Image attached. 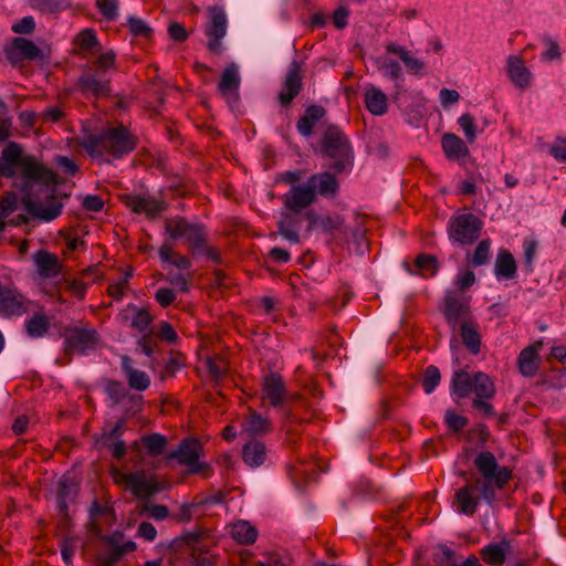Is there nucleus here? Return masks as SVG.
<instances>
[{
    "mask_svg": "<svg viewBox=\"0 0 566 566\" xmlns=\"http://www.w3.org/2000/svg\"><path fill=\"white\" fill-rule=\"evenodd\" d=\"M323 148L331 157L345 156L348 153V145L345 136L335 127L327 129L323 140Z\"/></svg>",
    "mask_w": 566,
    "mask_h": 566,
    "instance_id": "nucleus-21",
    "label": "nucleus"
},
{
    "mask_svg": "<svg viewBox=\"0 0 566 566\" xmlns=\"http://www.w3.org/2000/svg\"><path fill=\"white\" fill-rule=\"evenodd\" d=\"M56 165L66 174L74 175L77 171V166L74 160L65 156H57L55 158Z\"/></svg>",
    "mask_w": 566,
    "mask_h": 566,
    "instance_id": "nucleus-64",
    "label": "nucleus"
},
{
    "mask_svg": "<svg viewBox=\"0 0 566 566\" xmlns=\"http://www.w3.org/2000/svg\"><path fill=\"white\" fill-rule=\"evenodd\" d=\"M364 103L369 113L375 116H381L388 111V97L374 85H367L364 93Z\"/></svg>",
    "mask_w": 566,
    "mask_h": 566,
    "instance_id": "nucleus-19",
    "label": "nucleus"
},
{
    "mask_svg": "<svg viewBox=\"0 0 566 566\" xmlns=\"http://www.w3.org/2000/svg\"><path fill=\"white\" fill-rule=\"evenodd\" d=\"M511 545L507 541L492 543L482 548V558L491 566H502L506 555L510 553Z\"/></svg>",
    "mask_w": 566,
    "mask_h": 566,
    "instance_id": "nucleus-26",
    "label": "nucleus"
},
{
    "mask_svg": "<svg viewBox=\"0 0 566 566\" xmlns=\"http://www.w3.org/2000/svg\"><path fill=\"white\" fill-rule=\"evenodd\" d=\"M25 328L31 337H42L49 329V319L43 314H35L25 322Z\"/></svg>",
    "mask_w": 566,
    "mask_h": 566,
    "instance_id": "nucleus-40",
    "label": "nucleus"
},
{
    "mask_svg": "<svg viewBox=\"0 0 566 566\" xmlns=\"http://www.w3.org/2000/svg\"><path fill=\"white\" fill-rule=\"evenodd\" d=\"M124 430V422L119 421L114 424V427L109 431L103 432L99 443L104 447H107L112 452L113 457L120 458L125 454L126 448L119 437L122 436Z\"/></svg>",
    "mask_w": 566,
    "mask_h": 566,
    "instance_id": "nucleus-24",
    "label": "nucleus"
},
{
    "mask_svg": "<svg viewBox=\"0 0 566 566\" xmlns=\"http://www.w3.org/2000/svg\"><path fill=\"white\" fill-rule=\"evenodd\" d=\"M0 175L19 177L24 191H40L45 195L53 192L55 174L30 157L21 156L17 144H9L0 156Z\"/></svg>",
    "mask_w": 566,
    "mask_h": 566,
    "instance_id": "nucleus-1",
    "label": "nucleus"
},
{
    "mask_svg": "<svg viewBox=\"0 0 566 566\" xmlns=\"http://www.w3.org/2000/svg\"><path fill=\"white\" fill-rule=\"evenodd\" d=\"M465 310L467 303L463 300H459L452 292L447 294L446 315L450 324L458 322V319L464 314Z\"/></svg>",
    "mask_w": 566,
    "mask_h": 566,
    "instance_id": "nucleus-36",
    "label": "nucleus"
},
{
    "mask_svg": "<svg viewBox=\"0 0 566 566\" xmlns=\"http://www.w3.org/2000/svg\"><path fill=\"white\" fill-rule=\"evenodd\" d=\"M77 484L76 482L69 476H63L59 483V506L61 510L66 507V501L72 499V496L76 493Z\"/></svg>",
    "mask_w": 566,
    "mask_h": 566,
    "instance_id": "nucleus-41",
    "label": "nucleus"
},
{
    "mask_svg": "<svg viewBox=\"0 0 566 566\" xmlns=\"http://www.w3.org/2000/svg\"><path fill=\"white\" fill-rule=\"evenodd\" d=\"M473 392L478 399L474 400V406L482 409L484 412H491V406L483 401V398H490L494 394V386L490 377L483 373H476L473 376Z\"/></svg>",
    "mask_w": 566,
    "mask_h": 566,
    "instance_id": "nucleus-17",
    "label": "nucleus"
},
{
    "mask_svg": "<svg viewBox=\"0 0 566 566\" xmlns=\"http://www.w3.org/2000/svg\"><path fill=\"white\" fill-rule=\"evenodd\" d=\"M30 302L13 286L0 282V316H21L29 310Z\"/></svg>",
    "mask_w": 566,
    "mask_h": 566,
    "instance_id": "nucleus-8",
    "label": "nucleus"
},
{
    "mask_svg": "<svg viewBox=\"0 0 566 566\" xmlns=\"http://www.w3.org/2000/svg\"><path fill=\"white\" fill-rule=\"evenodd\" d=\"M78 45L82 49L90 50L97 44L96 34L93 30L86 29L77 36Z\"/></svg>",
    "mask_w": 566,
    "mask_h": 566,
    "instance_id": "nucleus-57",
    "label": "nucleus"
},
{
    "mask_svg": "<svg viewBox=\"0 0 566 566\" xmlns=\"http://www.w3.org/2000/svg\"><path fill=\"white\" fill-rule=\"evenodd\" d=\"M32 261L34 264L33 277L39 284L56 283L60 280L62 263L55 254L40 250L33 253Z\"/></svg>",
    "mask_w": 566,
    "mask_h": 566,
    "instance_id": "nucleus-6",
    "label": "nucleus"
},
{
    "mask_svg": "<svg viewBox=\"0 0 566 566\" xmlns=\"http://www.w3.org/2000/svg\"><path fill=\"white\" fill-rule=\"evenodd\" d=\"M122 368L130 388L143 391L149 387L150 379L148 375L142 370L133 368L130 359L126 356L122 358Z\"/></svg>",
    "mask_w": 566,
    "mask_h": 566,
    "instance_id": "nucleus-27",
    "label": "nucleus"
},
{
    "mask_svg": "<svg viewBox=\"0 0 566 566\" xmlns=\"http://www.w3.org/2000/svg\"><path fill=\"white\" fill-rule=\"evenodd\" d=\"M316 199L315 189L308 178L305 184L294 185L284 196L285 207L294 212H298L310 206Z\"/></svg>",
    "mask_w": 566,
    "mask_h": 566,
    "instance_id": "nucleus-10",
    "label": "nucleus"
},
{
    "mask_svg": "<svg viewBox=\"0 0 566 566\" xmlns=\"http://www.w3.org/2000/svg\"><path fill=\"white\" fill-rule=\"evenodd\" d=\"M29 203L31 206L32 213L44 221L55 219L61 213L62 209V205L53 198L45 206L41 203H33L31 201Z\"/></svg>",
    "mask_w": 566,
    "mask_h": 566,
    "instance_id": "nucleus-37",
    "label": "nucleus"
},
{
    "mask_svg": "<svg viewBox=\"0 0 566 566\" xmlns=\"http://www.w3.org/2000/svg\"><path fill=\"white\" fill-rule=\"evenodd\" d=\"M209 24L206 34L209 38L208 48L213 51H220V41L227 33V15L221 8L209 9Z\"/></svg>",
    "mask_w": 566,
    "mask_h": 566,
    "instance_id": "nucleus-11",
    "label": "nucleus"
},
{
    "mask_svg": "<svg viewBox=\"0 0 566 566\" xmlns=\"http://www.w3.org/2000/svg\"><path fill=\"white\" fill-rule=\"evenodd\" d=\"M507 76L511 82L520 87L527 88L533 80V74L517 55H509L506 59Z\"/></svg>",
    "mask_w": 566,
    "mask_h": 566,
    "instance_id": "nucleus-14",
    "label": "nucleus"
},
{
    "mask_svg": "<svg viewBox=\"0 0 566 566\" xmlns=\"http://www.w3.org/2000/svg\"><path fill=\"white\" fill-rule=\"evenodd\" d=\"M461 336L465 346L476 354L480 350V335L473 325L463 323L461 326Z\"/></svg>",
    "mask_w": 566,
    "mask_h": 566,
    "instance_id": "nucleus-42",
    "label": "nucleus"
},
{
    "mask_svg": "<svg viewBox=\"0 0 566 566\" xmlns=\"http://www.w3.org/2000/svg\"><path fill=\"white\" fill-rule=\"evenodd\" d=\"M33 6L43 12H56L70 6L69 0H33Z\"/></svg>",
    "mask_w": 566,
    "mask_h": 566,
    "instance_id": "nucleus-46",
    "label": "nucleus"
},
{
    "mask_svg": "<svg viewBox=\"0 0 566 566\" xmlns=\"http://www.w3.org/2000/svg\"><path fill=\"white\" fill-rule=\"evenodd\" d=\"M325 111L323 107L313 105L310 106L305 115L297 123V130L303 136H310L316 123L324 116Z\"/></svg>",
    "mask_w": 566,
    "mask_h": 566,
    "instance_id": "nucleus-33",
    "label": "nucleus"
},
{
    "mask_svg": "<svg viewBox=\"0 0 566 566\" xmlns=\"http://www.w3.org/2000/svg\"><path fill=\"white\" fill-rule=\"evenodd\" d=\"M452 388L458 397H468L473 392V377L467 371H457L452 379Z\"/></svg>",
    "mask_w": 566,
    "mask_h": 566,
    "instance_id": "nucleus-38",
    "label": "nucleus"
},
{
    "mask_svg": "<svg viewBox=\"0 0 566 566\" xmlns=\"http://www.w3.org/2000/svg\"><path fill=\"white\" fill-rule=\"evenodd\" d=\"M200 444L196 440H187L180 444L176 452L179 461L189 467L191 472H200L205 464L199 461Z\"/></svg>",
    "mask_w": 566,
    "mask_h": 566,
    "instance_id": "nucleus-18",
    "label": "nucleus"
},
{
    "mask_svg": "<svg viewBox=\"0 0 566 566\" xmlns=\"http://www.w3.org/2000/svg\"><path fill=\"white\" fill-rule=\"evenodd\" d=\"M301 66L297 62H293L286 74L280 99L282 104H289L300 92L301 88Z\"/></svg>",
    "mask_w": 566,
    "mask_h": 566,
    "instance_id": "nucleus-20",
    "label": "nucleus"
},
{
    "mask_svg": "<svg viewBox=\"0 0 566 566\" xmlns=\"http://www.w3.org/2000/svg\"><path fill=\"white\" fill-rule=\"evenodd\" d=\"M166 231L172 239H182L196 248L200 247L205 238L200 226L188 222L184 218L167 220Z\"/></svg>",
    "mask_w": 566,
    "mask_h": 566,
    "instance_id": "nucleus-9",
    "label": "nucleus"
},
{
    "mask_svg": "<svg viewBox=\"0 0 566 566\" xmlns=\"http://www.w3.org/2000/svg\"><path fill=\"white\" fill-rule=\"evenodd\" d=\"M439 99L444 107H449L460 99V94L455 90L442 88L439 93Z\"/></svg>",
    "mask_w": 566,
    "mask_h": 566,
    "instance_id": "nucleus-61",
    "label": "nucleus"
},
{
    "mask_svg": "<svg viewBox=\"0 0 566 566\" xmlns=\"http://www.w3.org/2000/svg\"><path fill=\"white\" fill-rule=\"evenodd\" d=\"M142 441L144 446L147 448L148 452L153 455L160 454L166 446V440L160 434H151L144 437Z\"/></svg>",
    "mask_w": 566,
    "mask_h": 566,
    "instance_id": "nucleus-47",
    "label": "nucleus"
},
{
    "mask_svg": "<svg viewBox=\"0 0 566 566\" xmlns=\"http://www.w3.org/2000/svg\"><path fill=\"white\" fill-rule=\"evenodd\" d=\"M127 25L134 36L148 39L151 35V28L140 18L129 17Z\"/></svg>",
    "mask_w": 566,
    "mask_h": 566,
    "instance_id": "nucleus-44",
    "label": "nucleus"
},
{
    "mask_svg": "<svg viewBox=\"0 0 566 566\" xmlns=\"http://www.w3.org/2000/svg\"><path fill=\"white\" fill-rule=\"evenodd\" d=\"M261 399L272 407L282 406L286 400V389L280 375L270 374L263 379Z\"/></svg>",
    "mask_w": 566,
    "mask_h": 566,
    "instance_id": "nucleus-13",
    "label": "nucleus"
},
{
    "mask_svg": "<svg viewBox=\"0 0 566 566\" xmlns=\"http://www.w3.org/2000/svg\"><path fill=\"white\" fill-rule=\"evenodd\" d=\"M390 54L391 53H389L387 50L385 54L378 56L375 60V64L377 70L381 73L384 77L397 81L401 77L402 70L399 63L396 60H394L390 56Z\"/></svg>",
    "mask_w": 566,
    "mask_h": 566,
    "instance_id": "nucleus-30",
    "label": "nucleus"
},
{
    "mask_svg": "<svg viewBox=\"0 0 566 566\" xmlns=\"http://www.w3.org/2000/svg\"><path fill=\"white\" fill-rule=\"evenodd\" d=\"M206 365H207L208 371L216 380L220 379L224 375L226 369H227V365L222 360H214V359L209 358L207 360Z\"/></svg>",
    "mask_w": 566,
    "mask_h": 566,
    "instance_id": "nucleus-59",
    "label": "nucleus"
},
{
    "mask_svg": "<svg viewBox=\"0 0 566 566\" xmlns=\"http://www.w3.org/2000/svg\"><path fill=\"white\" fill-rule=\"evenodd\" d=\"M151 322V316L145 310H137L132 319V326L137 331L144 333L148 329Z\"/></svg>",
    "mask_w": 566,
    "mask_h": 566,
    "instance_id": "nucleus-52",
    "label": "nucleus"
},
{
    "mask_svg": "<svg viewBox=\"0 0 566 566\" xmlns=\"http://www.w3.org/2000/svg\"><path fill=\"white\" fill-rule=\"evenodd\" d=\"M66 347L70 350L85 354L97 343V335L94 329L75 328L66 337Z\"/></svg>",
    "mask_w": 566,
    "mask_h": 566,
    "instance_id": "nucleus-15",
    "label": "nucleus"
},
{
    "mask_svg": "<svg viewBox=\"0 0 566 566\" xmlns=\"http://www.w3.org/2000/svg\"><path fill=\"white\" fill-rule=\"evenodd\" d=\"M35 22L31 15L22 18L19 22L12 25V31L15 33L28 34L34 30Z\"/></svg>",
    "mask_w": 566,
    "mask_h": 566,
    "instance_id": "nucleus-60",
    "label": "nucleus"
},
{
    "mask_svg": "<svg viewBox=\"0 0 566 566\" xmlns=\"http://www.w3.org/2000/svg\"><path fill=\"white\" fill-rule=\"evenodd\" d=\"M475 275L472 271H463L457 275L455 284L460 290H464L473 285Z\"/></svg>",
    "mask_w": 566,
    "mask_h": 566,
    "instance_id": "nucleus-62",
    "label": "nucleus"
},
{
    "mask_svg": "<svg viewBox=\"0 0 566 566\" xmlns=\"http://www.w3.org/2000/svg\"><path fill=\"white\" fill-rule=\"evenodd\" d=\"M12 54L23 59H34L39 55V49L31 41L17 38L12 44Z\"/></svg>",
    "mask_w": 566,
    "mask_h": 566,
    "instance_id": "nucleus-39",
    "label": "nucleus"
},
{
    "mask_svg": "<svg viewBox=\"0 0 566 566\" xmlns=\"http://www.w3.org/2000/svg\"><path fill=\"white\" fill-rule=\"evenodd\" d=\"M310 179L312 181L316 195L319 193L321 196L324 197H331L334 196L337 191V180L331 174H316L310 177Z\"/></svg>",
    "mask_w": 566,
    "mask_h": 566,
    "instance_id": "nucleus-31",
    "label": "nucleus"
},
{
    "mask_svg": "<svg viewBox=\"0 0 566 566\" xmlns=\"http://www.w3.org/2000/svg\"><path fill=\"white\" fill-rule=\"evenodd\" d=\"M516 273V263L513 255L503 250L500 251L495 262V275L497 279H513Z\"/></svg>",
    "mask_w": 566,
    "mask_h": 566,
    "instance_id": "nucleus-34",
    "label": "nucleus"
},
{
    "mask_svg": "<svg viewBox=\"0 0 566 566\" xmlns=\"http://www.w3.org/2000/svg\"><path fill=\"white\" fill-rule=\"evenodd\" d=\"M474 464L484 482H481V493L486 502L494 499L493 488L502 489L511 479V471L505 467H499L495 457L489 452H481L474 460Z\"/></svg>",
    "mask_w": 566,
    "mask_h": 566,
    "instance_id": "nucleus-3",
    "label": "nucleus"
},
{
    "mask_svg": "<svg viewBox=\"0 0 566 566\" xmlns=\"http://www.w3.org/2000/svg\"><path fill=\"white\" fill-rule=\"evenodd\" d=\"M75 553V543L73 539H65L61 544V555L65 564L72 563V557Z\"/></svg>",
    "mask_w": 566,
    "mask_h": 566,
    "instance_id": "nucleus-63",
    "label": "nucleus"
},
{
    "mask_svg": "<svg viewBox=\"0 0 566 566\" xmlns=\"http://www.w3.org/2000/svg\"><path fill=\"white\" fill-rule=\"evenodd\" d=\"M271 430V421L254 410H250L241 423V436H263L269 433Z\"/></svg>",
    "mask_w": 566,
    "mask_h": 566,
    "instance_id": "nucleus-16",
    "label": "nucleus"
},
{
    "mask_svg": "<svg viewBox=\"0 0 566 566\" xmlns=\"http://www.w3.org/2000/svg\"><path fill=\"white\" fill-rule=\"evenodd\" d=\"M310 229L333 233L344 224V218L339 214L308 213Z\"/></svg>",
    "mask_w": 566,
    "mask_h": 566,
    "instance_id": "nucleus-25",
    "label": "nucleus"
},
{
    "mask_svg": "<svg viewBox=\"0 0 566 566\" xmlns=\"http://www.w3.org/2000/svg\"><path fill=\"white\" fill-rule=\"evenodd\" d=\"M416 273L422 276H432L437 272V261L431 255H420L415 262Z\"/></svg>",
    "mask_w": 566,
    "mask_h": 566,
    "instance_id": "nucleus-43",
    "label": "nucleus"
},
{
    "mask_svg": "<svg viewBox=\"0 0 566 566\" xmlns=\"http://www.w3.org/2000/svg\"><path fill=\"white\" fill-rule=\"evenodd\" d=\"M441 144L443 153L449 160L460 161L470 154L465 143L454 134H444Z\"/></svg>",
    "mask_w": 566,
    "mask_h": 566,
    "instance_id": "nucleus-22",
    "label": "nucleus"
},
{
    "mask_svg": "<svg viewBox=\"0 0 566 566\" xmlns=\"http://www.w3.org/2000/svg\"><path fill=\"white\" fill-rule=\"evenodd\" d=\"M15 203V197L11 195L0 201V230L3 227V220L14 210Z\"/></svg>",
    "mask_w": 566,
    "mask_h": 566,
    "instance_id": "nucleus-55",
    "label": "nucleus"
},
{
    "mask_svg": "<svg viewBox=\"0 0 566 566\" xmlns=\"http://www.w3.org/2000/svg\"><path fill=\"white\" fill-rule=\"evenodd\" d=\"M549 153L556 161L566 164V137H557L551 145Z\"/></svg>",
    "mask_w": 566,
    "mask_h": 566,
    "instance_id": "nucleus-51",
    "label": "nucleus"
},
{
    "mask_svg": "<svg viewBox=\"0 0 566 566\" xmlns=\"http://www.w3.org/2000/svg\"><path fill=\"white\" fill-rule=\"evenodd\" d=\"M458 124L463 130L468 142L473 143L476 138V126L473 117L470 114H463L459 117Z\"/></svg>",
    "mask_w": 566,
    "mask_h": 566,
    "instance_id": "nucleus-48",
    "label": "nucleus"
},
{
    "mask_svg": "<svg viewBox=\"0 0 566 566\" xmlns=\"http://www.w3.org/2000/svg\"><path fill=\"white\" fill-rule=\"evenodd\" d=\"M230 534L240 544H252L258 537V531L247 521L231 524Z\"/></svg>",
    "mask_w": 566,
    "mask_h": 566,
    "instance_id": "nucleus-32",
    "label": "nucleus"
},
{
    "mask_svg": "<svg viewBox=\"0 0 566 566\" xmlns=\"http://www.w3.org/2000/svg\"><path fill=\"white\" fill-rule=\"evenodd\" d=\"M82 85L85 91H91L95 94L103 93L105 90V83L93 75L84 76L82 78Z\"/></svg>",
    "mask_w": 566,
    "mask_h": 566,
    "instance_id": "nucleus-56",
    "label": "nucleus"
},
{
    "mask_svg": "<svg viewBox=\"0 0 566 566\" xmlns=\"http://www.w3.org/2000/svg\"><path fill=\"white\" fill-rule=\"evenodd\" d=\"M241 84V76L239 66L234 63L228 65L218 85L220 94L226 98L227 103L231 106L239 99V87Z\"/></svg>",
    "mask_w": 566,
    "mask_h": 566,
    "instance_id": "nucleus-12",
    "label": "nucleus"
},
{
    "mask_svg": "<svg viewBox=\"0 0 566 566\" xmlns=\"http://www.w3.org/2000/svg\"><path fill=\"white\" fill-rule=\"evenodd\" d=\"M440 378H441L440 371L437 367H434V366L427 367V369L424 370V374H423V379H422V387H423L424 392L428 395L431 394L439 385Z\"/></svg>",
    "mask_w": 566,
    "mask_h": 566,
    "instance_id": "nucleus-45",
    "label": "nucleus"
},
{
    "mask_svg": "<svg viewBox=\"0 0 566 566\" xmlns=\"http://www.w3.org/2000/svg\"><path fill=\"white\" fill-rule=\"evenodd\" d=\"M446 422L450 429L453 431H459L467 426V418L453 412L447 411L446 413Z\"/></svg>",
    "mask_w": 566,
    "mask_h": 566,
    "instance_id": "nucleus-58",
    "label": "nucleus"
},
{
    "mask_svg": "<svg viewBox=\"0 0 566 566\" xmlns=\"http://www.w3.org/2000/svg\"><path fill=\"white\" fill-rule=\"evenodd\" d=\"M481 490L482 484L479 479L460 488L455 492L454 500L452 502L453 510L459 514L473 515L480 505L481 499L484 500Z\"/></svg>",
    "mask_w": 566,
    "mask_h": 566,
    "instance_id": "nucleus-7",
    "label": "nucleus"
},
{
    "mask_svg": "<svg viewBox=\"0 0 566 566\" xmlns=\"http://www.w3.org/2000/svg\"><path fill=\"white\" fill-rule=\"evenodd\" d=\"M490 255V243L489 241H481L474 250L471 263L475 266L484 264Z\"/></svg>",
    "mask_w": 566,
    "mask_h": 566,
    "instance_id": "nucleus-50",
    "label": "nucleus"
},
{
    "mask_svg": "<svg viewBox=\"0 0 566 566\" xmlns=\"http://www.w3.org/2000/svg\"><path fill=\"white\" fill-rule=\"evenodd\" d=\"M96 6L105 19L113 20L117 17V0H96Z\"/></svg>",
    "mask_w": 566,
    "mask_h": 566,
    "instance_id": "nucleus-49",
    "label": "nucleus"
},
{
    "mask_svg": "<svg viewBox=\"0 0 566 566\" xmlns=\"http://www.w3.org/2000/svg\"><path fill=\"white\" fill-rule=\"evenodd\" d=\"M545 50L541 53V59L543 61H553L558 60L560 57L559 46L556 41L552 39H546L544 41Z\"/></svg>",
    "mask_w": 566,
    "mask_h": 566,
    "instance_id": "nucleus-53",
    "label": "nucleus"
},
{
    "mask_svg": "<svg viewBox=\"0 0 566 566\" xmlns=\"http://www.w3.org/2000/svg\"><path fill=\"white\" fill-rule=\"evenodd\" d=\"M481 227V222L472 213L453 216L448 224L449 239L462 245L471 244L479 238Z\"/></svg>",
    "mask_w": 566,
    "mask_h": 566,
    "instance_id": "nucleus-5",
    "label": "nucleus"
},
{
    "mask_svg": "<svg viewBox=\"0 0 566 566\" xmlns=\"http://www.w3.org/2000/svg\"><path fill=\"white\" fill-rule=\"evenodd\" d=\"M130 275H132L130 273H126L118 281H116L109 285L108 292L114 298L119 300L124 295L125 291L128 287V280H129Z\"/></svg>",
    "mask_w": 566,
    "mask_h": 566,
    "instance_id": "nucleus-54",
    "label": "nucleus"
},
{
    "mask_svg": "<svg viewBox=\"0 0 566 566\" xmlns=\"http://www.w3.org/2000/svg\"><path fill=\"white\" fill-rule=\"evenodd\" d=\"M82 147L92 158L106 155L119 158L135 148V139L124 126L108 127L99 136H85Z\"/></svg>",
    "mask_w": 566,
    "mask_h": 566,
    "instance_id": "nucleus-2",
    "label": "nucleus"
},
{
    "mask_svg": "<svg viewBox=\"0 0 566 566\" xmlns=\"http://www.w3.org/2000/svg\"><path fill=\"white\" fill-rule=\"evenodd\" d=\"M388 52L398 56L399 60L405 64L407 71L410 74H413L417 76L424 75L426 62L413 56L412 53L410 51H408L407 49L396 45V44H390V45H388Z\"/></svg>",
    "mask_w": 566,
    "mask_h": 566,
    "instance_id": "nucleus-23",
    "label": "nucleus"
},
{
    "mask_svg": "<svg viewBox=\"0 0 566 566\" xmlns=\"http://www.w3.org/2000/svg\"><path fill=\"white\" fill-rule=\"evenodd\" d=\"M242 457L251 468H258L265 461L266 448L262 441L253 440L243 446Z\"/></svg>",
    "mask_w": 566,
    "mask_h": 566,
    "instance_id": "nucleus-29",
    "label": "nucleus"
},
{
    "mask_svg": "<svg viewBox=\"0 0 566 566\" xmlns=\"http://www.w3.org/2000/svg\"><path fill=\"white\" fill-rule=\"evenodd\" d=\"M128 205L135 212L144 213L148 218L157 217L165 209V206L161 201L150 197H133Z\"/></svg>",
    "mask_w": 566,
    "mask_h": 566,
    "instance_id": "nucleus-28",
    "label": "nucleus"
},
{
    "mask_svg": "<svg viewBox=\"0 0 566 566\" xmlns=\"http://www.w3.org/2000/svg\"><path fill=\"white\" fill-rule=\"evenodd\" d=\"M113 479L116 484L130 491L135 496L146 499L153 494L164 490L165 483L159 481L155 475L138 470L133 473H125L118 469H114Z\"/></svg>",
    "mask_w": 566,
    "mask_h": 566,
    "instance_id": "nucleus-4",
    "label": "nucleus"
},
{
    "mask_svg": "<svg viewBox=\"0 0 566 566\" xmlns=\"http://www.w3.org/2000/svg\"><path fill=\"white\" fill-rule=\"evenodd\" d=\"M538 366V357L535 347H527L523 349L518 358V367L524 376H533Z\"/></svg>",
    "mask_w": 566,
    "mask_h": 566,
    "instance_id": "nucleus-35",
    "label": "nucleus"
}]
</instances>
